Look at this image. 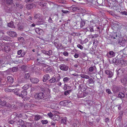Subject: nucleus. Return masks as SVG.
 Masks as SVG:
<instances>
[{"mask_svg": "<svg viewBox=\"0 0 127 127\" xmlns=\"http://www.w3.org/2000/svg\"><path fill=\"white\" fill-rule=\"evenodd\" d=\"M67 100H64L61 101L60 103V105L63 106H66L67 103Z\"/></svg>", "mask_w": 127, "mask_h": 127, "instance_id": "28", "label": "nucleus"}, {"mask_svg": "<svg viewBox=\"0 0 127 127\" xmlns=\"http://www.w3.org/2000/svg\"><path fill=\"white\" fill-rule=\"evenodd\" d=\"M91 18H93V19L90 22H92L93 23H94L95 22V16H92Z\"/></svg>", "mask_w": 127, "mask_h": 127, "instance_id": "54", "label": "nucleus"}, {"mask_svg": "<svg viewBox=\"0 0 127 127\" xmlns=\"http://www.w3.org/2000/svg\"><path fill=\"white\" fill-rule=\"evenodd\" d=\"M58 78H56V77L55 75L53 77H51L50 79L49 80V82L50 83H54L56 82H58L59 81L60 79L61 78L60 75L59 74Z\"/></svg>", "mask_w": 127, "mask_h": 127, "instance_id": "4", "label": "nucleus"}, {"mask_svg": "<svg viewBox=\"0 0 127 127\" xmlns=\"http://www.w3.org/2000/svg\"><path fill=\"white\" fill-rule=\"evenodd\" d=\"M98 42L97 40H95L93 42V45L96 46L98 44Z\"/></svg>", "mask_w": 127, "mask_h": 127, "instance_id": "52", "label": "nucleus"}, {"mask_svg": "<svg viewBox=\"0 0 127 127\" xmlns=\"http://www.w3.org/2000/svg\"><path fill=\"white\" fill-rule=\"evenodd\" d=\"M87 103L88 105L91 106L93 103V102L91 100H88L87 101Z\"/></svg>", "mask_w": 127, "mask_h": 127, "instance_id": "50", "label": "nucleus"}, {"mask_svg": "<svg viewBox=\"0 0 127 127\" xmlns=\"http://www.w3.org/2000/svg\"><path fill=\"white\" fill-rule=\"evenodd\" d=\"M123 111H121L119 112V116L118 117L120 119L122 118L123 115Z\"/></svg>", "mask_w": 127, "mask_h": 127, "instance_id": "45", "label": "nucleus"}, {"mask_svg": "<svg viewBox=\"0 0 127 127\" xmlns=\"http://www.w3.org/2000/svg\"><path fill=\"white\" fill-rule=\"evenodd\" d=\"M70 80V78L68 77H65L64 78L63 81L64 83L67 82Z\"/></svg>", "mask_w": 127, "mask_h": 127, "instance_id": "42", "label": "nucleus"}, {"mask_svg": "<svg viewBox=\"0 0 127 127\" xmlns=\"http://www.w3.org/2000/svg\"><path fill=\"white\" fill-rule=\"evenodd\" d=\"M60 116L57 115H53L52 117V119L54 121H58L59 120Z\"/></svg>", "mask_w": 127, "mask_h": 127, "instance_id": "13", "label": "nucleus"}, {"mask_svg": "<svg viewBox=\"0 0 127 127\" xmlns=\"http://www.w3.org/2000/svg\"><path fill=\"white\" fill-rule=\"evenodd\" d=\"M40 5L42 7H44V8H45L46 7V4L44 2H40Z\"/></svg>", "mask_w": 127, "mask_h": 127, "instance_id": "39", "label": "nucleus"}, {"mask_svg": "<svg viewBox=\"0 0 127 127\" xmlns=\"http://www.w3.org/2000/svg\"><path fill=\"white\" fill-rule=\"evenodd\" d=\"M8 35L12 37H16L17 36L16 32L14 31H8L6 32Z\"/></svg>", "mask_w": 127, "mask_h": 127, "instance_id": "5", "label": "nucleus"}, {"mask_svg": "<svg viewBox=\"0 0 127 127\" xmlns=\"http://www.w3.org/2000/svg\"><path fill=\"white\" fill-rule=\"evenodd\" d=\"M2 38L3 40L6 41H10L11 39L10 37L6 35H2Z\"/></svg>", "mask_w": 127, "mask_h": 127, "instance_id": "16", "label": "nucleus"}, {"mask_svg": "<svg viewBox=\"0 0 127 127\" xmlns=\"http://www.w3.org/2000/svg\"><path fill=\"white\" fill-rule=\"evenodd\" d=\"M28 68V67L25 65H23L21 66V68L23 71L25 72L27 71Z\"/></svg>", "mask_w": 127, "mask_h": 127, "instance_id": "27", "label": "nucleus"}, {"mask_svg": "<svg viewBox=\"0 0 127 127\" xmlns=\"http://www.w3.org/2000/svg\"><path fill=\"white\" fill-rule=\"evenodd\" d=\"M12 11V8L11 7L9 8L7 10L6 12H7L10 13Z\"/></svg>", "mask_w": 127, "mask_h": 127, "instance_id": "58", "label": "nucleus"}, {"mask_svg": "<svg viewBox=\"0 0 127 127\" xmlns=\"http://www.w3.org/2000/svg\"><path fill=\"white\" fill-rule=\"evenodd\" d=\"M71 91V90L66 91L64 92V94L65 95H67L68 94H69Z\"/></svg>", "mask_w": 127, "mask_h": 127, "instance_id": "48", "label": "nucleus"}, {"mask_svg": "<svg viewBox=\"0 0 127 127\" xmlns=\"http://www.w3.org/2000/svg\"><path fill=\"white\" fill-rule=\"evenodd\" d=\"M43 23V21L42 20L39 19V21L36 22V24L37 25H40L42 24Z\"/></svg>", "mask_w": 127, "mask_h": 127, "instance_id": "37", "label": "nucleus"}, {"mask_svg": "<svg viewBox=\"0 0 127 127\" xmlns=\"http://www.w3.org/2000/svg\"><path fill=\"white\" fill-rule=\"evenodd\" d=\"M88 31H90L91 32H93L95 31H97V26L96 25L93 26L90 25L88 27Z\"/></svg>", "mask_w": 127, "mask_h": 127, "instance_id": "6", "label": "nucleus"}, {"mask_svg": "<svg viewBox=\"0 0 127 127\" xmlns=\"http://www.w3.org/2000/svg\"><path fill=\"white\" fill-rule=\"evenodd\" d=\"M123 71H122V70L120 69H119L117 71V74L118 76L120 74H121V73L123 72Z\"/></svg>", "mask_w": 127, "mask_h": 127, "instance_id": "47", "label": "nucleus"}, {"mask_svg": "<svg viewBox=\"0 0 127 127\" xmlns=\"http://www.w3.org/2000/svg\"><path fill=\"white\" fill-rule=\"evenodd\" d=\"M13 89H12L6 88L5 89V91L6 92H10L13 91Z\"/></svg>", "mask_w": 127, "mask_h": 127, "instance_id": "46", "label": "nucleus"}, {"mask_svg": "<svg viewBox=\"0 0 127 127\" xmlns=\"http://www.w3.org/2000/svg\"><path fill=\"white\" fill-rule=\"evenodd\" d=\"M41 16L40 14L39 13H35L34 14V18L35 19H39Z\"/></svg>", "mask_w": 127, "mask_h": 127, "instance_id": "29", "label": "nucleus"}, {"mask_svg": "<svg viewBox=\"0 0 127 127\" xmlns=\"http://www.w3.org/2000/svg\"><path fill=\"white\" fill-rule=\"evenodd\" d=\"M8 26L12 28H15V26L13 24V22L11 21V22L8 24Z\"/></svg>", "mask_w": 127, "mask_h": 127, "instance_id": "26", "label": "nucleus"}, {"mask_svg": "<svg viewBox=\"0 0 127 127\" xmlns=\"http://www.w3.org/2000/svg\"><path fill=\"white\" fill-rule=\"evenodd\" d=\"M63 54L65 56H67L68 55V52L66 51H65L63 53Z\"/></svg>", "mask_w": 127, "mask_h": 127, "instance_id": "62", "label": "nucleus"}, {"mask_svg": "<svg viewBox=\"0 0 127 127\" xmlns=\"http://www.w3.org/2000/svg\"><path fill=\"white\" fill-rule=\"evenodd\" d=\"M89 80L88 81V83L89 84H94V83L95 82V81H94L93 79L91 78H89L88 79Z\"/></svg>", "mask_w": 127, "mask_h": 127, "instance_id": "32", "label": "nucleus"}, {"mask_svg": "<svg viewBox=\"0 0 127 127\" xmlns=\"http://www.w3.org/2000/svg\"><path fill=\"white\" fill-rule=\"evenodd\" d=\"M85 22L83 21H82L80 22V26L81 27H83L85 25Z\"/></svg>", "mask_w": 127, "mask_h": 127, "instance_id": "44", "label": "nucleus"}, {"mask_svg": "<svg viewBox=\"0 0 127 127\" xmlns=\"http://www.w3.org/2000/svg\"><path fill=\"white\" fill-rule=\"evenodd\" d=\"M11 118L13 119L14 120H16L20 118L23 119H26L28 118L27 116L25 114L23 113H17L16 112H14L11 115Z\"/></svg>", "mask_w": 127, "mask_h": 127, "instance_id": "1", "label": "nucleus"}, {"mask_svg": "<svg viewBox=\"0 0 127 127\" xmlns=\"http://www.w3.org/2000/svg\"><path fill=\"white\" fill-rule=\"evenodd\" d=\"M44 53L45 54H46L49 55H50L52 54V51L50 50L46 52L45 51H44Z\"/></svg>", "mask_w": 127, "mask_h": 127, "instance_id": "36", "label": "nucleus"}, {"mask_svg": "<svg viewBox=\"0 0 127 127\" xmlns=\"http://www.w3.org/2000/svg\"><path fill=\"white\" fill-rule=\"evenodd\" d=\"M62 12L64 13H69L70 12V11L67 10H62Z\"/></svg>", "mask_w": 127, "mask_h": 127, "instance_id": "60", "label": "nucleus"}, {"mask_svg": "<svg viewBox=\"0 0 127 127\" xmlns=\"http://www.w3.org/2000/svg\"><path fill=\"white\" fill-rule=\"evenodd\" d=\"M59 67L61 70L63 71H66L68 70V66L64 64L60 65Z\"/></svg>", "mask_w": 127, "mask_h": 127, "instance_id": "7", "label": "nucleus"}, {"mask_svg": "<svg viewBox=\"0 0 127 127\" xmlns=\"http://www.w3.org/2000/svg\"><path fill=\"white\" fill-rule=\"evenodd\" d=\"M106 92L109 94H112L110 90L109 89H107L106 90Z\"/></svg>", "mask_w": 127, "mask_h": 127, "instance_id": "63", "label": "nucleus"}, {"mask_svg": "<svg viewBox=\"0 0 127 127\" xmlns=\"http://www.w3.org/2000/svg\"><path fill=\"white\" fill-rule=\"evenodd\" d=\"M22 98V99L24 101L27 100V101H29L30 102L32 101V100L30 99V98H26L25 97L23 96H21Z\"/></svg>", "mask_w": 127, "mask_h": 127, "instance_id": "34", "label": "nucleus"}, {"mask_svg": "<svg viewBox=\"0 0 127 127\" xmlns=\"http://www.w3.org/2000/svg\"><path fill=\"white\" fill-rule=\"evenodd\" d=\"M81 8L79 7H73L72 10L73 11H76L77 12H79L81 11Z\"/></svg>", "mask_w": 127, "mask_h": 127, "instance_id": "20", "label": "nucleus"}, {"mask_svg": "<svg viewBox=\"0 0 127 127\" xmlns=\"http://www.w3.org/2000/svg\"><path fill=\"white\" fill-rule=\"evenodd\" d=\"M118 96L121 98H123L125 96V95L124 93L122 92H120L118 94Z\"/></svg>", "mask_w": 127, "mask_h": 127, "instance_id": "38", "label": "nucleus"}, {"mask_svg": "<svg viewBox=\"0 0 127 127\" xmlns=\"http://www.w3.org/2000/svg\"><path fill=\"white\" fill-rule=\"evenodd\" d=\"M31 87V85L28 84H26L24 85L22 89L24 90H26L28 89L30 87Z\"/></svg>", "mask_w": 127, "mask_h": 127, "instance_id": "22", "label": "nucleus"}, {"mask_svg": "<svg viewBox=\"0 0 127 127\" xmlns=\"http://www.w3.org/2000/svg\"><path fill=\"white\" fill-rule=\"evenodd\" d=\"M4 2L7 4L11 5L13 3L12 0H4Z\"/></svg>", "mask_w": 127, "mask_h": 127, "instance_id": "23", "label": "nucleus"}, {"mask_svg": "<svg viewBox=\"0 0 127 127\" xmlns=\"http://www.w3.org/2000/svg\"><path fill=\"white\" fill-rule=\"evenodd\" d=\"M33 116L34 117V119L35 121H38L42 118L41 116L39 115H35Z\"/></svg>", "mask_w": 127, "mask_h": 127, "instance_id": "18", "label": "nucleus"}, {"mask_svg": "<svg viewBox=\"0 0 127 127\" xmlns=\"http://www.w3.org/2000/svg\"><path fill=\"white\" fill-rule=\"evenodd\" d=\"M8 83L10 84H11L13 82V79L12 77L8 76L7 77Z\"/></svg>", "mask_w": 127, "mask_h": 127, "instance_id": "17", "label": "nucleus"}, {"mask_svg": "<svg viewBox=\"0 0 127 127\" xmlns=\"http://www.w3.org/2000/svg\"><path fill=\"white\" fill-rule=\"evenodd\" d=\"M18 29L19 30L22 31L24 28L23 26L20 24H18Z\"/></svg>", "mask_w": 127, "mask_h": 127, "instance_id": "33", "label": "nucleus"}, {"mask_svg": "<svg viewBox=\"0 0 127 127\" xmlns=\"http://www.w3.org/2000/svg\"><path fill=\"white\" fill-rule=\"evenodd\" d=\"M88 94V93L86 92H85L83 93V97H84L87 95Z\"/></svg>", "mask_w": 127, "mask_h": 127, "instance_id": "61", "label": "nucleus"}, {"mask_svg": "<svg viewBox=\"0 0 127 127\" xmlns=\"http://www.w3.org/2000/svg\"><path fill=\"white\" fill-rule=\"evenodd\" d=\"M41 123L43 124H46L48 123V121L46 120H42L41 121Z\"/></svg>", "mask_w": 127, "mask_h": 127, "instance_id": "53", "label": "nucleus"}, {"mask_svg": "<svg viewBox=\"0 0 127 127\" xmlns=\"http://www.w3.org/2000/svg\"><path fill=\"white\" fill-rule=\"evenodd\" d=\"M25 82V80L24 79H22L20 80L19 81V83H21L24 82Z\"/></svg>", "mask_w": 127, "mask_h": 127, "instance_id": "59", "label": "nucleus"}, {"mask_svg": "<svg viewBox=\"0 0 127 127\" xmlns=\"http://www.w3.org/2000/svg\"><path fill=\"white\" fill-rule=\"evenodd\" d=\"M11 118L13 119L14 120H16L20 118L23 119H26L28 118L27 116L25 114L23 113H17L16 112H14L11 115Z\"/></svg>", "mask_w": 127, "mask_h": 127, "instance_id": "2", "label": "nucleus"}, {"mask_svg": "<svg viewBox=\"0 0 127 127\" xmlns=\"http://www.w3.org/2000/svg\"><path fill=\"white\" fill-rule=\"evenodd\" d=\"M66 122V120L64 119H62L61 120V123L63 124H65Z\"/></svg>", "mask_w": 127, "mask_h": 127, "instance_id": "64", "label": "nucleus"}, {"mask_svg": "<svg viewBox=\"0 0 127 127\" xmlns=\"http://www.w3.org/2000/svg\"><path fill=\"white\" fill-rule=\"evenodd\" d=\"M30 73H28L26 74H25L24 75V78L26 79H28L30 76Z\"/></svg>", "mask_w": 127, "mask_h": 127, "instance_id": "41", "label": "nucleus"}, {"mask_svg": "<svg viewBox=\"0 0 127 127\" xmlns=\"http://www.w3.org/2000/svg\"><path fill=\"white\" fill-rule=\"evenodd\" d=\"M12 91L14 92V94L15 95L19 96L20 95V93H19L20 90L18 88H17L15 89H13Z\"/></svg>", "mask_w": 127, "mask_h": 127, "instance_id": "15", "label": "nucleus"}, {"mask_svg": "<svg viewBox=\"0 0 127 127\" xmlns=\"http://www.w3.org/2000/svg\"><path fill=\"white\" fill-rule=\"evenodd\" d=\"M118 60H117L116 58H114L112 60V62L114 63H118Z\"/></svg>", "mask_w": 127, "mask_h": 127, "instance_id": "56", "label": "nucleus"}, {"mask_svg": "<svg viewBox=\"0 0 127 127\" xmlns=\"http://www.w3.org/2000/svg\"><path fill=\"white\" fill-rule=\"evenodd\" d=\"M50 76L49 74H46L44 75L42 81L43 82H46L47 80L49 79Z\"/></svg>", "mask_w": 127, "mask_h": 127, "instance_id": "10", "label": "nucleus"}, {"mask_svg": "<svg viewBox=\"0 0 127 127\" xmlns=\"http://www.w3.org/2000/svg\"><path fill=\"white\" fill-rule=\"evenodd\" d=\"M115 53L112 51H110L108 54L107 53L106 56L108 58H110L115 56Z\"/></svg>", "mask_w": 127, "mask_h": 127, "instance_id": "8", "label": "nucleus"}, {"mask_svg": "<svg viewBox=\"0 0 127 127\" xmlns=\"http://www.w3.org/2000/svg\"><path fill=\"white\" fill-rule=\"evenodd\" d=\"M105 72L106 74L109 75L108 76V78L111 77L113 75V72L110 70H106L105 71Z\"/></svg>", "mask_w": 127, "mask_h": 127, "instance_id": "14", "label": "nucleus"}, {"mask_svg": "<svg viewBox=\"0 0 127 127\" xmlns=\"http://www.w3.org/2000/svg\"><path fill=\"white\" fill-rule=\"evenodd\" d=\"M51 17H52V18L51 17H50L48 19V21L50 23H53V21L52 19H53L54 18H57V16L56 15H54L52 16Z\"/></svg>", "mask_w": 127, "mask_h": 127, "instance_id": "21", "label": "nucleus"}, {"mask_svg": "<svg viewBox=\"0 0 127 127\" xmlns=\"http://www.w3.org/2000/svg\"><path fill=\"white\" fill-rule=\"evenodd\" d=\"M67 105L66 106L68 107H71L73 106V104L69 100H67Z\"/></svg>", "mask_w": 127, "mask_h": 127, "instance_id": "30", "label": "nucleus"}, {"mask_svg": "<svg viewBox=\"0 0 127 127\" xmlns=\"http://www.w3.org/2000/svg\"><path fill=\"white\" fill-rule=\"evenodd\" d=\"M125 62L123 60H118V64L120 65H123L125 64L124 63Z\"/></svg>", "mask_w": 127, "mask_h": 127, "instance_id": "25", "label": "nucleus"}, {"mask_svg": "<svg viewBox=\"0 0 127 127\" xmlns=\"http://www.w3.org/2000/svg\"><path fill=\"white\" fill-rule=\"evenodd\" d=\"M80 76L82 78L86 79H88L90 78L89 76L85 74H82L80 75Z\"/></svg>", "mask_w": 127, "mask_h": 127, "instance_id": "31", "label": "nucleus"}, {"mask_svg": "<svg viewBox=\"0 0 127 127\" xmlns=\"http://www.w3.org/2000/svg\"><path fill=\"white\" fill-rule=\"evenodd\" d=\"M30 80L32 83H37L39 81L38 79L35 78H31Z\"/></svg>", "mask_w": 127, "mask_h": 127, "instance_id": "11", "label": "nucleus"}, {"mask_svg": "<svg viewBox=\"0 0 127 127\" xmlns=\"http://www.w3.org/2000/svg\"><path fill=\"white\" fill-rule=\"evenodd\" d=\"M44 65V64L41 63H40L38 61H37L35 64V65L38 66H43Z\"/></svg>", "mask_w": 127, "mask_h": 127, "instance_id": "40", "label": "nucleus"}, {"mask_svg": "<svg viewBox=\"0 0 127 127\" xmlns=\"http://www.w3.org/2000/svg\"><path fill=\"white\" fill-rule=\"evenodd\" d=\"M79 87H80V90L82 92H83L86 91V89L84 88L83 87H81V85H79Z\"/></svg>", "mask_w": 127, "mask_h": 127, "instance_id": "49", "label": "nucleus"}, {"mask_svg": "<svg viewBox=\"0 0 127 127\" xmlns=\"http://www.w3.org/2000/svg\"><path fill=\"white\" fill-rule=\"evenodd\" d=\"M45 70V71H47V72H50L51 71L50 67L48 66H47L46 67Z\"/></svg>", "mask_w": 127, "mask_h": 127, "instance_id": "43", "label": "nucleus"}, {"mask_svg": "<svg viewBox=\"0 0 127 127\" xmlns=\"http://www.w3.org/2000/svg\"><path fill=\"white\" fill-rule=\"evenodd\" d=\"M54 45L57 48H59L60 47L59 44L58 43V42H56L54 43Z\"/></svg>", "mask_w": 127, "mask_h": 127, "instance_id": "57", "label": "nucleus"}, {"mask_svg": "<svg viewBox=\"0 0 127 127\" xmlns=\"http://www.w3.org/2000/svg\"><path fill=\"white\" fill-rule=\"evenodd\" d=\"M35 31L37 34H42L43 32V30L39 28H36L35 29Z\"/></svg>", "mask_w": 127, "mask_h": 127, "instance_id": "12", "label": "nucleus"}, {"mask_svg": "<svg viewBox=\"0 0 127 127\" xmlns=\"http://www.w3.org/2000/svg\"><path fill=\"white\" fill-rule=\"evenodd\" d=\"M1 105L2 106H4L6 105L7 102L3 100V101H2V102H1Z\"/></svg>", "mask_w": 127, "mask_h": 127, "instance_id": "55", "label": "nucleus"}, {"mask_svg": "<svg viewBox=\"0 0 127 127\" xmlns=\"http://www.w3.org/2000/svg\"><path fill=\"white\" fill-rule=\"evenodd\" d=\"M27 92L26 91L23 90L22 91L21 94L20 93V96H25L27 95Z\"/></svg>", "mask_w": 127, "mask_h": 127, "instance_id": "24", "label": "nucleus"}, {"mask_svg": "<svg viewBox=\"0 0 127 127\" xmlns=\"http://www.w3.org/2000/svg\"><path fill=\"white\" fill-rule=\"evenodd\" d=\"M34 97L36 99H40L45 100L47 99V97L46 95H45L44 93L40 92L35 94L34 95Z\"/></svg>", "mask_w": 127, "mask_h": 127, "instance_id": "3", "label": "nucleus"}, {"mask_svg": "<svg viewBox=\"0 0 127 127\" xmlns=\"http://www.w3.org/2000/svg\"><path fill=\"white\" fill-rule=\"evenodd\" d=\"M11 50L10 47L9 45H5L3 50L6 53H8Z\"/></svg>", "mask_w": 127, "mask_h": 127, "instance_id": "9", "label": "nucleus"}, {"mask_svg": "<svg viewBox=\"0 0 127 127\" xmlns=\"http://www.w3.org/2000/svg\"><path fill=\"white\" fill-rule=\"evenodd\" d=\"M18 122L19 123V125H20L22 126V125H23L24 123V121L21 120H20L19 121H18Z\"/></svg>", "mask_w": 127, "mask_h": 127, "instance_id": "51", "label": "nucleus"}, {"mask_svg": "<svg viewBox=\"0 0 127 127\" xmlns=\"http://www.w3.org/2000/svg\"><path fill=\"white\" fill-rule=\"evenodd\" d=\"M121 82L124 85L127 84V77H124L122 78L121 80Z\"/></svg>", "mask_w": 127, "mask_h": 127, "instance_id": "19", "label": "nucleus"}, {"mask_svg": "<svg viewBox=\"0 0 127 127\" xmlns=\"http://www.w3.org/2000/svg\"><path fill=\"white\" fill-rule=\"evenodd\" d=\"M33 5L31 4H29L26 5V8L28 9H30L32 8Z\"/></svg>", "mask_w": 127, "mask_h": 127, "instance_id": "35", "label": "nucleus"}]
</instances>
